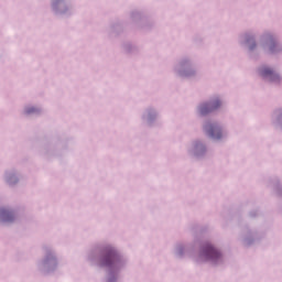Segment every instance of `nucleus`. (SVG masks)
I'll return each instance as SVG.
<instances>
[{
	"instance_id": "1",
	"label": "nucleus",
	"mask_w": 282,
	"mask_h": 282,
	"mask_svg": "<svg viewBox=\"0 0 282 282\" xmlns=\"http://www.w3.org/2000/svg\"><path fill=\"white\" fill-rule=\"evenodd\" d=\"M200 257L205 259V261H213L214 263H217L221 259V253L217 251L212 245H205L203 247Z\"/></svg>"
},
{
	"instance_id": "2",
	"label": "nucleus",
	"mask_w": 282,
	"mask_h": 282,
	"mask_svg": "<svg viewBox=\"0 0 282 282\" xmlns=\"http://www.w3.org/2000/svg\"><path fill=\"white\" fill-rule=\"evenodd\" d=\"M221 107V101L215 100L212 104H205L200 107L202 116H206V113H210V111H215V109H219Z\"/></svg>"
},
{
	"instance_id": "3",
	"label": "nucleus",
	"mask_w": 282,
	"mask_h": 282,
	"mask_svg": "<svg viewBox=\"0 0 282 282\" xmlns=\"http://www.w3.org/2000/svg\"><path fill=\"white\" fill-rule=\"evenodd\" d=\"M205 129L210 138H214L215 140L221 139V128H219V126H207Z\"/></svg>"
},
{
	"instance_id": "4",
	"label": "nucleus",
	"mask_w": 282,
	"mask_h": 282,
	"mask_svg": "<svg viewBox=\"0 0 282 282\" xmlns=\"http://www.w3.org/2000/svg\"><path fill=\"white\" fill-rule=\"evenodd\" d=\"M261 76L269 78L270 80H279V75H276V73L270 68H262Z\"/></svg>"
},
{
	"instance_id": "5",
	"label": "nucleus",
	"mask_w": 282,
	"mask_h": 282,
	"mask_svg": "<svg viewBox=\"0 0 282 282\" xmlns=\"http://www.w3.org/2000/svg\"><path fill=\"white\" fill-rule=\"evenodd\" d=\"M0 217L2 221H12V219H14V214L9 209L2 208L0 209Z\"/></svg>"
},
{
	"instance_id": "6",
	"label": "nucleus",
	"mask_w": 282,
	"mask_h": 282,
	"mask_svg": "<svg viewBox=\"0 0 282 282\" xmlns=\"http://www.w3.org/2000/svg\"><path fill=\"white\" fill-rule=\"evenodd\" d=\"M116 259H118V256L116 254V251H111L104 260L102 265H113L116 263Z\"/></svg>"
},
{
	"instance_id": "7",
	"label": "nucleus",
	"mask_w": 282,
	"mask_h": 282,
	"mask_svg": "<svg viewBox=\"0 0 282 282\" xmlns=\"http://www.w3.org/2000/svg\"><path fill=\"white\" fill-rule=\"evenodd\" d=\"M26 113H34V108H30L26 110Z\"/></svg>"
},
{
	"instance_id": "8",
	"label": "nucleus",
	"mask_w": 282,
	"mask_h": 282,
	"mask_svg": "<svg viewBox=\"0 0 282 282\" xmlns=\"http://www.w3.org/2000/svg\"><path fill=\"white\" fill-rule=\"evenodd\" d=\"M250 50H254V46H250Z\"/></svg>"
}]
</instances>
